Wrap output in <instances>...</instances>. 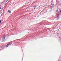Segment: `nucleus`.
Returning a JSON list of instances; mask_svg holds the SVG:
<instances>
[{"label": "nucleus", "mask_w": 61, "mask_h": 61, "mask_svg": "<svg viewBox=\"0 0 61 61\" xmlns=\"http://www.w3.org/2000/svg\"><path fill=\"white\" fill-rule=\"evenodd\" d=\"M5 37H4L3 38L2 41V42H4L5 41Z\"/></svg>", "instance_id": "obj_1"}, {"label": "nucleus", "mask_w": 61, "mask_h": 61, "mask_svg": "<svg viewBox=\"0 0 61 61\" xmlns=\"http://www.w3.org/2000/svg\"><path fill=\"white\" fill-rule=\"evenodd\" d=\"M8 12H9V13H10V14H11V11L10 10H9L8 11Z\"/></svg>", "instance_id": "obj_2"}, {"label": "nucleus", "mask_w": 61, "mask_h": 61, "mask_svg": "<svg viewBox=\"0 0 61 61\" xmlns=\"http://www.w3.org/2000/svg\"><path fill=\"white\" fill-rule=\"evenodd\" d=\"M34 9H35V8H36V5H35L34 6Z\"/></svg>", "instance_id": "obj_3"}, {"label": "nucleus", "mask_w": 61, "mask_h": 61, "mask_svg": "<svg viewBox=\"0 0 61 61\" xmlns=\"http://www.w3.org/2000/svg\"><path fill=\"white\" fill-rule=\"evenodd\" d=\"M8 45H9V44H7L6 46V47H7L8 46Z\"/></svg>", "instance_id": "obj_4"}, {"label": "nucleus", "mask_w": 61, "mask_h": 61, "mask_svg": "<svg viewBox=\"0 0 61 61\" xmlns=\"http://www.w3.org/2000/svg\"><path fill=\"white\" fill-rule=\"evenodd\" d=\"M58 10H56V12H58Z\"/></svg>", "instance_id": "obj_5"}, {"label": "nucleus", "mask_w": 61, "mask_h": 61, "mask_svg": "<svg viewBox=\"0 0 61 61\" xmlns=\"http://www.w3.org/2000/svg\"><path fill=\"white\" fill-rule=\"evenodd\" d=\"M9 45H11V44H8Z\"/></svg>", "instance_id": "obj_6"}, {"label": "nucleus", "mask_w": 61, "mask_h": 61, "mask_svg": "<svg viewBox=\"0 0 61 61\" xmlns=\"http://www.w3.org/2000/svg\"><path fill=\"white\" fill-rule=\"evenodd\" d=\"M1 9V7L0 6V10Z\"/></svg>", "instance_id": "obj_7"}, {"label": "nucleus", "mask_w": 61, "mask_h": 61, "mask_svg": "<svg viewBox=\"0 0 61 61\" xmlns=\"http://www.w3.org/2000/svg\"><path fill=\"white\" fill-rule=\"evenodd\" d=\"M6 2H7V1H6Z\"/></svg>", "instance_id": "obj_8"}, {"label": "nucleus", "mask_w": 61, "mask_h": 61, "mask_svg": "<svg viewBox=\"0 0 61 61\" xmlns=\"http://www.w3.org/2000/svg\"><path fill=\"white\" fill-rule=\"evenodd\" d=\"M6 3H5V4H6Z\"/></svg>", "instance_id": "obj_9"}, {"label": "nucleus", "mask_w": 61, "mask_h": 61, "mask_svg": "<svg viewBox=\"0 0 61 61\" xmlns=\"http://www.w3.org/2000/svg\"><path fill=\"white\" fill-rule=\"evenodd\" d=\"M1 47V48L2 47Z\"/></svg>", "instance_id": "obj_10"}, {"label": "nucleus", "mask_w": 61, "mask_h": 61, "mask_svg": "<svg viewBox=\"0 0 61 61\" xmlns=\"http://www.w3.org/2000/svg\"><path fill=\"white\" fill-rule=\"evenodd\" d=\"M1 47V48L2 47Z\"/></svg>", "instance_id": "obj_11"}]
</instances>
